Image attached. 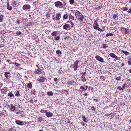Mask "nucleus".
Here are the masks:
<instances>
[{
  "label": "nucleus",
  "mask_w": 131,
  "mask_h": 131,
  "mask_svg": "<svg viewBox=\"0 0 131 131\" xmlns=\"http://www.w3.org/2000/svg\"><path fill=\"white\" fill-rule=\"evenodd\" d=\"M21 34V32L19 31H18L16 32V35L18 36Z\"/></svg>",
  "instance_id": "a19ab883"
},
{
  "label": "nucleus",
  "mask_w": 131,
  "mask_h": 131,
  "mask_svg": "<svg viewBox=\"0 0 131 131\" xmlns=\"http://www.w3.org/2000/svg\"><path fill=\"white\" fill-rule=\"evenodd\" d=\"M61 14L60 13H58L56 14V20L57 21L60 20L61 17Z\"/></svg>",
  "instance_id": "9d476101"
},
{
  "label": "nucleus",
  "mask_w": 131,
  "mask_h": 131,
  "mask_svg": "<svg viewBox=\"0 0 131 131\" xmlns=\"http://www.w3.org/2000/svg\"><path fill=\"white\" fill-rule=\"evenodd\" d=\"M118 16L117 14H114L113 15V19H115L116 20V18L118 17Z\"/></svg>",
  "instance_id": "58836bf2"
},
{
  "label": "nucleus",
  "mask_w": 131,
  "mask_h": 131,
  "mask_svg": "<svg viewBox=\"0 0 131 131\" xmlns=\"http://www.w3.org/2000/svg\"><path fill=\"white\" fill-rule=\"evenodd\" d=\"M69 23L71 24V27H73L74 26V25L72 21H70L69 22Z\"/></svg>",
  "instance_id": "79ce46f5"
},
{
  "label": "nucleus",
  "mask_w": 131,
  "mask_h": 131,
  "mask_svg": "<svg viewBox=\"0 0 131 131\" xmlns=\"http://www.w3.org/2000/svg\"><path fill=\"white\" fill-rule=\"evenodd\" d=\"M8 88L7 87H4L2 89L1 92L2 94H6L7 92Z\"/></svg>",
  "instance_id": "20e7f679"
},
{
  "label": "nucleus",
  "mask_w": 131,
  "mask_h": 131,
  "mask_svg": "<svg viewBox=\"0 0 131 131\" xmlns=\"http://www.w3.org/2000/svg\"><path fill=\"white\" fill-rule=\"evenodd\" d=\"M102 6H100L97 7V9L98 10H99L101 9L102 8Z\"/></svg>",
  "instance_id": "680f3d73"
},
{
  "label": "nucleus",
  "mask_w": 131,
  "mask_h": 131,
  "mask_svg": "<svg viewBox=\"0 0 131 131\" xmlns=\"http://www.w3.org/2000/svg\"><path fill=\"white\" fill-rule=\"evenodd\" d=\"M15 123L18 125H23L24 123L23 121L19 120H16L15 122Z\"/></svg>",
  "instance_id": "1a4fd4ad"
},
{
  "label": "nucleus",
  "mask_w": 131,
  "mask_h": 131,
  "mask_svg": "<svg viewBox=\"0 0 131 131\" xmlns=\"http://www.w3.org/2000/svg\"><path fill=\"white\" fill-rule=\"evenodd\" d=\"M37 80L38 81L40 82L41 83H42L45 81V78L43 76H42L39 79H38Z\"/></svg>",
  "instance_id": "f8f14e48"
},
{
  "label": "nucleus",
  "mask_w": 131,
  "mask_h": 131,
  "mask_svg": "<svg viewBox=\"0 0 131 131\" xmlns=\"http://www.w3.org/2000/svg\"><path fill=\"white\" fill-rule=\"evenodd\" d=\"M128 13H131V8L129 9V10L127 11Z\"/></svg>",
  "instance_id": "69168bd1"
},
{
  "label": "nucleus",
  "mask_w": 131,
  "mask_h": 131,
  "mask_svg": "<svg viewBox=\"0 0 131 131\" xmlns=\"http://www.w3.org/2000/svg\"><path fill=\"white\" fill-rule=\"evenodd\" d=\"M4 15L0 14V22H2L3 21Z\"/></svg>",
  "instance_id": "c756f323"
},
{
  "label": "nucleus",
  "mask_w": 131,
  "mask_h": 131,
  "mask_svg": "<svg viewBox=\"0 0 131 131\" xmlns=\"http://www.w3.org/2000/svg\"><path fill=\"white\" fill-rule=\"evenodd\" d=\"M60 37L59 36H58L55 37V40H58L60 39Z\"/></svg>",
  "instance_id": "3c124183"
},
{
  "label": "nucleus",
  "mask_w": 131,
  "mask_h": 131,
  "mask_svg": "<svg viewBox=\"0 0 131 131\" xmlns=\"http://www.w3.org/2000/svg\"><path fill=\"white\" fill-rule=\"evenodd\" d=\"M80 89H82L83 91L86 90V89L83 86H81L80 87Z\"/></svg>",
  "instance_id": "49530a36"
},
{
  "label": "nucleus",
  "mask_w": 131,
  "mask_h": 131,
  "mask_svg": "<svg viewBox=\"0 0 131 131\" xmlns=\"http://www.w3.org/2000/svg\"><path fill=\"white\" fill-rule=\"evenodd\" d=\"M121 9L124 11H126L127 10V8L126 7H124L121 8Z\"/></svg>",
  "instance_id": "c03bdc74"
},
{
  "label": "nucleus",
  "mask_w": 131,
  "mask_h": 131,
  "mask_svg": "<svg viewBox=\"0 0 131 131\" xmlns=\"http://www.w3.org/2000/svg\"><path fill=\"white\" fill-rule=\"evenodd\" d=\"M6 61L8 63H9L10 64H11V63L12 64L13 63L11 61L9 60L8 59H7V60Z\"/></svg>",
  "instance_id": "864d4df0"
},
{
  "label": "nucleus",
  "mask_w": 131,
  "mask_h": 131,
  "mask_svg": "<svg viewBox=\"0 0 131 131\" xmlns=\"http://www.w3.org/2000/svg\"><path fill=\"white\" fill-rule=\"evenodd\" d=\"M123 29H125V34L129 33V30L125 28H123Z\"/></svg>",
  "instance_id": "bb28decb"
},
{
  "label": "nucleus",
  "mask_w": 131,
  "mask_h": 131,
  "mask_svg": "<svg viewBox=\"0 0 131 131\" xmlns=\"http://www.w3.org/2000/svg\"><path fill=\"white\" fill-rule=\"evenodd\" d=\"M74 83V82L73 80H69L67 82V84L68 85H72L73 83Z\"/></svg>",
  "instance_id": "dca6fc26"
},
{
  "label": "nucleus",
  "mask_w": 131,
  "mask_h": 131,
  "mask_svg": "<svg viewBox=\"0 0 131 131\" xmlns=\"http://www.w3.org/2000/svg\"><path fill=\"white\" fill-rule=\"evenodd\" d=\"M7 8L9 10H11L12 9V7L9 5V2H7Z\"/></svg>",
  "instance_id": "a211bd4d"
},
{
  "label": "nucleus",
  "mask_w": 131,
  "mask_h": 131,
  "mask_svg": "<svg viewBox=\"0 0 131 131\" xmlns=\"http://www.w3.org/2000/svg\"><path fill=\"white\" fill-rule=\"evenodd\" d=\"M99 20V19L98 18H97L94 21V24H93V26L94 28H94L95 27H97L99 26V25L97 23V22L98 20Z\"/></svg>",
  "instance_id": "39448f33"
},
{
  "label": "nucleus",
  "mask_w": 131,
  "mask_h": 131,
  "mask_svg": "<svg viewBox=\"0 0 131 131\" xmlns=\"http://www.w3.org/2000/svg\"><path fill=\"white\" fill-rule=\"evenodd\" d=\"M126 131H131V129H130V128H128Z\"/></svg>",
  "instance_id": "774afa93"
},
{
  "label": "nucleus",
  "mask_w": 131,
  "mask_h": 131,
  "mask_svg": "<svg viewBox=\"0 0 131 131\" xmlns=\"http://www.w3.org/2000/svg\"><path fill=\"white\" fill-rule=\"evenodd\" d=\"M113 34L112 33H110L107 34L106 35V37H108L109 36H113Z\"/></svg>",
  "instance_id": "7c9ffc66"
},
{
  "label": "nucleus",
  "mask_w": 131,
  "mask_h": 131,
  "mask_svg": "<svg viewBox=\"0 0 131 131\" xmlns=\"http://www.w3.org/2000/svg\"><path fill=\"white\" fill-rule=\"evenodd\" d=\"M109 55L112 58L115 59L116 60H118V58L114 53H110Z\"/></svg>",
  "instance_id": "423d86ee"
},
{
  "label": "nucleus",
  "mask_w": 131,
  "mask_h": 131,
  "mask_svg": "<svg viewBox=\"0 0 131 131\" xmlns=\"http://www.w3.org/2000/svg\"><path fill=\"white\" fill-rule=\"evenodd\" d=\"M4 111H5V112H0V116L1 115H2V116H4L5 114H6V111L5 110H4Z\"/></svg>",
  "instance_id": "2f4dec72"
},
{
  "label": "nucleus",
  "mask_w": 131,
  "mask_h": 131,
  "mask_svg": "<svg viewBox=\"0 0 131 131\" xmlns=\"http://www.w3.org/2000/svg\"><path fill=\"white\" fill-rule=\"evenodd\" d=\"M79 62V61H76L74 62L73 66V69L74 71H76L78 68V64Z\"/></svg>",
  "instance_id": "7ed1b4c3"
},
{
  "label": "nucleus",
  "mask_w": 131,
  "mask_h": 131,
  "mask_svg": "<svg viewBox=\"0 0 131 131\" xmlns=\"http://www.w3.org/2000/svg\"><path fill=\"white\" fill-rule=\"evenodd\" d=\"M126 84L125 83L123 85L122 88H123V90L126 87Z\"/></svg>",
  "instance_id": "603ef678"
},
{
  "label": "nucleus",
  "mask_w": 131,
  "mask_h": 131,
  "mask_svg": "<svg viewBox=\"0 0 131 131\" xmlns=\"http://www.w3.org/2000/svg\"><path fill=\"white\" fill-rule=\"evenodd\" d=\"M121 77L120 76H119L118 77H116V80L117 81H119L121 80Z\"/></svg>",
  "instance_id": "37998d69"
},
{
  "label": "nucleus",
  "mask_w": 131,
  "mask_h": 131,
  "mask_svg": "<svg viewBox=\"0 0 131 131\" xmlns=\"http://www.w3.org/2000/svg\"><path fill=\"white\" fill-rule=\"evenodd\" d=\"M54 5L56 7H58L59 6H62L63 4L60 1H58L54 3Z\"/></svg>",
  "instance_id": "6e6552de"
},
{
  "label": "nucleus",
  "mask_w": 131,
  "mask_h": 131,
  "mask_svg": "<svg viewBox=\"0 0 131 131\" xmlns=\"http://www.w3.org/2000/svg\"><path fill=\"white\" fill-rule=\"evenodd\" d=\"M32 22H29L28 23V25L29 26H31L32 25Z\"/></svg>",
  "instance_id": "5fc2aeb1"
},
{
  "label": "nucleus",
  "mask_w": 131,
  "mask_h": 131,
  "mask_svg": "<svg viewBox=\"0 0 131 131\" xmlns=\"http://www.w3.org/2000/svg\"><path fill=\"white\" fill-rule=\"evenodd\" d=\"M74 2V0H70V3L71 4H73Z\"/></svg>",
  "instance_id": "de8ad7c7"
},
{
  "label": "nucleus",
  "mask_w": 131,
  "mask_h": 131,
  "mask_svg": "<svg viewBox=\"0 0 131 131\" xmlns=\"http://www.w3.org/2000/svg\"><path fill=\"white\" fill-rule=\"evenodd\" d=\"M9 74L10 73L9 72H5L4 75L6 79H8V78L9 76H8V74Z\"/></svg>",
  "instance_id": "b1692460"
},
{
  "label": "nucleus",
  "mask_w": 131,
  "mask_h": 131,
  "mask_svg": "<svg viewBox=\"0 0 131 131\" xmlns=\"http://www.w3.org/2000/svg\"><path fill=\"white\" fill-rule=\"evenodd\" d=\"M95 58L98 61L101 63H104V59L100 56L98 55H96L95 57Z\"/></svg>",
  "instance_id": "f03ea898"
},
{
  "label": "nucleus",
  "mask_w": 131,
  "mask_h": 131,
  "mask_svg": "<svg viewBox=\"0 0 131 131\" xmlns=\"http://www.w3.org/2000/svg\"><path fill=\"white\" fill-rule=\"evenodd\" d=\"M42 70L40 69V68L38 67V68L37 69H36L35 71V73L36 74H38L39 73H42L43 74L45 75V73L43 71L42 72H41Z\"/></svg>",
  "instance_id": "f257e3e1"
},
{
  "label": "nucleus",
  "mask_w": 131,
  "mask_h": 131,
  "mask_svg": "<svg viewBox=\"0 0 131 131\" xmlns=\"http://www.w3.org/2000/svg\"><path fill=\"white\" fill-rule=\"evenodd\" d=\"M68 18V15L66 14L63 15V18L64 19H66Z\"/></svg>",
  "instance_id": "f704fd0d"
},
{
  "label": "nucleus",
  "mask_w": 131,
  "mask_h": 131,
  "mask_svg": "<svg viewBox=\"0 0 131 131\" xmlns=\"http://www.w3.org/2000/svg\"><path fill=\"white\" fill-rule=\"evenodd\" d=\"M15 95L17 97L20 96V93L19 91H17L16 92L15 94Z\"/></svg>",
  "instance_id": "ea45409f"
},
{
  "label": "nucleus",
  "mask_w": 131,
  "mask_h": 131,
  "mask_svg": "<svg viewBox=\"0 0 131 131\" xmlns=\"http://www.w3.org/2000/svg\"><path fill=\"white\" fill-rule=\"evenodd\" d=\"M86 73V72L85 71V72H80V74H80L81 75H83L85 74Z\"/></svg>",
  "instance_id": "09e8293b"
},
{
  "label": "nucleus",
  "mask_w": 131,
  "mask_h": 131,
  "mask_svg": "<svg viewBox=\"0 0 131 131\" xmlns=\"http://www.w3.org/2000/svg\"><path fill=\"white\" fill-rule=\"evenodd\" d=\"M79 78L82 81L84 82L86 81V79L84 75H83L79 74Z\"/></svg>",
  "instance_id": "0eeeda50"
},
{
  "label": "nucleus",
  "mask_w": 131,
  "mask_h": 131,
  "mask_svg": "<svg viewBox=\"0 0 131 131\" xmlns=\"http://www.w3.org/2000/svg\"><path fill=\"white\" fill-rule=\"evenodd\" d=\"M32 87V83L31 82H30L27 84V87L28 88L31 89Z\"/></svg>",
  "instance_id": "4be33fe9"
},
{
  "label": "nucleus",
  "mask_w": 131,
  "mask_h": 131,
  "mask_svg": "<svg viewBox=\"0 0 131 131\" xmlns=\"http://www.w3.org/2000/svg\"><path fill=\"white\" fill-rule=\"evenodd\" d=\"M47 95L48 96H52L53 95V93L52 91H50L48 92L47 93Z\"/></svg>",
  "instance_id": "a878e982"
},
{
  "label": "nucleus",
  "mask_w": 131,
  "mask_h": 131,
  "mask_svg": "<svg viewBox=\"0 0 131 131\" xmlns=\"http://www.w3.org/2000/svg\"><path fill=\"white\" fill-rule=\"evenodd\" d=\"M37 120L39 122H41L43 121V118L42 117H39L37 119Z\"/></svg>",
  "instance_id": "393cba45"
},
{
  "label": "nucleus",
  "mask_w": 131,
  "mask_h": 131,
  "mask_svg": "<svg viewBox=\"0 0 131 131\" xmlns=\"http://www.w3.org/2000/svg\"><path fill=\"white\" fill-rule=\"evenodd\" d=\"M13 3L15 6H16L17 5L16 2L15 1H14V2H13Z\"/></svg>",
  "instance_id": "338daca9"
},
{
  "label": "nucleus",
  "mask_w": 131,
  "mask_h": 131,
  "mask_svg": "<svg viewBox=\"0 0 131 131\" xmlns=\"http://www.w3.org/2000/svg\"><path fill=\"white\" fill-rule=\"evenodd\" d=\"M81 13L79 11L77 10H76V12H75V16L78 17L81 16Z\"/></svg>",
  "instance_id": "2eb2a0df"
},
{
  "label": "nucleus",
  "mask_w": 131,
  "mask_h": 131,
  "mask_svg": "<svg viewBox=\"0 0 131 131\" xmlns=\"http://www.w3.org/2000/svg\"><path fill=\"white\" fill-rule=\"evenodd\" d=\"M57 33V31H54L53 32L52 34V35L53 36L55 37Z\"/></svg>",
  "instance_id": "c9c22d12"
},
{
  "label": "nucleus",
  "mask_w": 131,
  "mask_h": 131,
  "mask_svg": "<svg viewBox=\"0 0 131 131\" xmlns=\"http://www.w3.org/2000/svg\"><path fill=\"white\" fill-rule=\"evenodd\" d=\"M121 52L124 53L125 55H127L129 54V53L128 52L126 51L122 50Z\"/></svg>",
  "instance_id": "cd10ccee"
},
{
  "label": "nucleus",
  "mask_w": 131,
  "mask_h": 131,
  "mask_svg": "<svg viewBox=\"0 0 131 131\" xmlns=\"http://www.w3.org/2000/svg\"><path fill=\"white\" fill-rule=\"evenodd\" d=\"M78 17V19L80 20V21L82 22L83 21V19L84 18V17L83 15H81L80 17V16Z\"/></svg>",
  "instance_id": "f3484780"
},
{
  "label": "nucleus",
  "mask_w": 131,
  "mask_h": 131,
  "mask_svg": "<svg viewBox=\"0 0 131 131\" xmlns=\"http://www.w3.org/2000/svg\"><path fill=\"white\" fill-rule=\"evenodd\" d=\"M69 19H72L73 20H74V17L71 14H69L68 15Z\"/></svg>",
  "instance_id": "6ab92c4d"
},
{
  "label": "nucleus",
  "mask_w": 131,
  "mask_h": 131,
  "mask_svg": "<svg viewBox=\"0 0 131 131\" xmlns=\"http://www.w3.org/2000/svg\"><path fill=\"white\" fill-rule=\"evenodd\" d=\"M22 8L23 10L30 9V6L29 5L26 4L23 6Z\"/></svg>",
  "instance_id": "9b49d317"
},
{
  "label": "nucleus",
  "mask_w": 131,
  "mask_h": 131,
  "mask_svg": "<svg viewBox=\"0 0 131 131\" xmlns=\"http://www.w3.org/2000/svg\"><path fill=\"white\" fill-rule=\"evenodd\" d=\"M117 88L120 90H123V88H121V87L119 86Z\"/></svg>",
  "instance_id": "4d7b16f0"
},
{
  "label": "nucleus",
  "mask_w": 131,
  "mask_h": 131,
  "mask_svg": "<svg viewBox=\"0 0 131 131\" xmlns=\"http://www.w3.org/2000/svg\"><path fill=\"white\" fill-rule=\"evenodd\" d=\"M61 53V51H60L59 50H58L56 51V53L57 54H58Z\"/></svg>",
  "instance_id": "6e6d98bb"
},
{
  "label": "nucleus",
  "mask_w": 131,
  "mask_h": 131,
  "mask_svg": "<svg viewBox=\"0 0 131 131\" xmlns=\"http://www.w3.org/2000/svg\"><path fill=\"white\" fill-rule=\"evenodd\" d=\"M101 47L102 48H106L108 47V46H106V45L105 44L102 45Z\"/></svg>",
  "instance_id": "4c0bfd02"
},
{
  "label": "nucleus",
  "mask_w": 131,
  "mask_h": 131,
  "mask_svg": "<svg viewBox=\"0 0 131 131\" xmlns=\"http://www.w3.org/2000/svg\"><path fill=\"white\" fill-rule=\"evenodd\" d=\"M124 103L123 102H121L120 103V105L121 106H123L124 105Z\"/></svg>",
  "instance_id": "0e129e2a"
},
{
  "label": "nucleus",
  "mask_w": 131,
  "mask_h": 131,
  "mask_svg": "<svg viewBox=\"0 0 131 131\" xmlns=\"http://www.w3.org/2000/svg\"><path fill=\"white\" fill-rule=\"evenodd\" d=\"M10 106H11V107L10 108V110L12 111H13L15 110V108L14 106H13V104H11L10 105Z\"/></svg>",
  "instance_id": "412c9836"
},
{
  "label": "nucleus",
  "mask_w": 131,
  "mask_h": 131,
  "mask_svg": "<svg viewBox=\"0 0 131 131\" xmlns=\"http://www.w3.org/2000/svg\"><path fill=\"white\" fill-rule=\"evenodd\" d=\"M3 84L2 83L0 82V88L2 87L3 86Z\"/></svg>",
  "instance_id": "e2e57ef3"
},
{
  "label": "nucleus",
  "mask_w": 131,
  "mask_h": 131,
  "mask_svg": "<svg viewBox=\"0 0 131 131\" xmlns=\"http://www.w3.org/2000/svg\"><path fill=\"white\" fill-rule=\"evenodd\" d=\"M63 91L64 92H66V93H67V94H66V95H67L68 94V91L67 90H63Z\"/></svg>",
  "instance_id": "bf43d9fd"
},
{
  "label": "nucleus",
  "mask_w": 131,
  "mask_h": 131,
  "mask_svg": "<svg viewBox=\"0 0 131 131\" xmlns=\"http://www.w3.org/2000/svg\"><path fill=\"white\" fill-rule=\"evenodd\" d=\"M82 118L83 121L85 122H87L88 121L87 118L85 117V116L84 115H82Z\"/></svg>",
  "instance_id": "aec40b11"
},
{
  "label": "nucleus",
  "mask_w": 131,
  "mask_h": 131,
  "mask_svg": "<svg viewBox=\"0 0 131 131\" xmlns=\"http://www.w3.org/2000/svg\"><path fill=\"white\" fill-rule=\"evenodd\" d=\"M128 63L129 66H131V58H129L128 59Z\"/></svg>",
  "instance_id": "e433bc0d"
},
{
  "label": "nucleus",
  "mask_w": 131,
  "mask_h": 131,
  "mask_svg": "<svg viewBox=\"0 0 131 131\" xmlns=\"http://www.w3.org/2000/svg\"><path fill=\"white\" fill-rule=\"evenodd\" d=\"M91 109L92 111H94L96 110L95 107L94 106H92L91 107Z\"/></svg>",
  "instance_id": "8fccbe9b"
},
{
  "label": "nucleus",
  "mask_w": 131,
  "mask_h": 131,
  "mask_svg": "<svg viewBox=\"0 0 131 131\" xmlns=\"http://www.w3.org/2000/svg\"><path fill=\"white\" fill-rule=\"evenodd\" d=\"M94 29L97 30H99L100 31H103V30L101 29L100 28L97 27H95L94 28Z\"/></svg>",
  "instance_id": "c85d7f7f"
},
{
  "label": "nucleus",
  "mask_w": 131,
  "mask_h": 131,
  "mask_svg": "<svg viewBox=\"0 0 131 131\" xmlns=\"http://www.w3.org/2000/svg\"><path fill=\"white\" fill-rule=\"evenodd\" d=\"M53 81L56 83V84H57L59 82V80L57 78H54L53 79Z\"/></svg>",
  "instance_id": "473e14b6"
},
{
  "label": "nucleus",
  "mask_w": 131,
  "mask_h": 131,
  "mask_svg": "<svg viewBox=\"0 0 131 131\" xmlns=\"http://www.w3.org/2000/svg\"><path fill=\"white\" fill-rule=\"evenodd\" d=\"M7 96H9L10 98L12 97H14V94L11 92H9L7 94Z\"/></svg>",
  "instance_id": "5701e85b"
},
{
  "label": "nucleus",
  "mask_w": 131,
  "mask_h": 131,
  "mask_svg": "<svg viewBox=\"0 0 131 131\" xmlns=\"http://www.w3.org/2000/svg\"><path fill=\"white\" fill-rule=\"evenodd\" d=\"M110 115V114H106L104 116L106 117H107L108 116H109Z\"/></svg>",
  "instance_id": "052dcab7"
},
{
  "label": "nucleus",
  "mask_w": 131,
  "mask_h": 131,
  "mask_svg": "<svg viewBox=\"0 0 131 131\" xmlns=\"http://www.w3.org/2000/svg\"><path fill=\"white\" fill-rule=\"evenodd\" d=\"M40 112L42 113H45L46 114L47 113V111L46 110L41 109Z\"/></svg>",
  "instance_id": "a18cd8bd"
},
{
  "label": "nucleus",
  "mask_w": 131,
  "mask_h": 131,
  "mask_svg": "<svg viewBox=\"0 0 131 131\" xmlns=\"http://www.w3.org/2000/svg\"><path fill=\"white\" fill-rule=\"evenodd\" d=\"M46 115L48 117H51L53 116V114L51 112H48L47 111Z\"/></svg>",
  "instance_id": "4468645a"
},
{
  "label": "nucleus",
  "mask_w": 131,
  "mask_h": 131,
  "mask_svg": "<svg viewBox=\"0 0 131 131\" xmlns=\"http://www.w3.org/2000/svg\"><path fill=\"white\" fill-rule=\"evenodd\" d=\"M12 64H14L15 66L17 67H18L20 65V64L18 63L17 62H15L14 63H12Z\"/></svg>",
  "instance_id": "72a5a7b5"
},
{
  "label": "nucleus",
  "mask_w": 131,
  "mask_h": 131,
  "mask_svg": "<svg viewBox=\"0 0 131 131\" xmlns=\"http://www.w3.org/2000/svg\"><path fill=\"white\" fill-rule=\"evenodd\" d=\"M16 23L18 25H19L20 24L19 20L17 19L16 20Z\"/></svg>",
  "instance_id": "13d9d810"
},
{
  "label": "nucleus",
  "mask_w": 131,
  "mask_h": 131,
  "mask_svg": "<svg viewBox=\"0 0 131 131\" xmlns=\"http://www.w3.org/2000/svg\"><path fill=\"white\" fill-rule=\"evenodd\" d=\"M70 25L67 24L64 25L63 26V28L65 30H67L70 27Z\"/></svg>",
  "instance_id": "ddd939ff"
}]
</instances>
